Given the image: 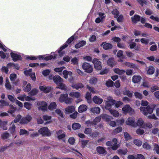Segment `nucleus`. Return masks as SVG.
Returning a JSON list of instances; mask_svg holds the SVG:
<instances>
[{
	"mask_svg": "<svg viewBox=\"0 0 159 159\" xmlns=\"http://www.w3.org/2000/svg\"><path fill=\"white\" fill-rule=\"evenodd\" d=\"M156 107V105H149L146 107H140V110L142 113L148 118L157 120V118L155 115L154 114H152L153 112L154 109Z\"/></svg>",
	"mask_w": 159,
	"mask_h": 159,
	"instance_id": "f257e3e1",
	"label": "nucleus"
},
{
	"mask_svg": "<svg viewBox=\"0 0 159 159\" xmlns=\"http://www.w3.org/2000/svg\"><path fill=\"white\" fill-rule=\"evenodd\" d=\"M57 56V55L55 54L54 52L51 53L50 55L47 56L45 57L44 55H40L39 56H30L27 57V58L31 60H35L37 58L41 59H44L45 60L48 61L49 60L54 59Z\"/></svg>",
	"mask_w": 159,
	"mask_h": 159,
	"instance_id": "f03ea898",
	"label": "nucleus"
},
{
	"mask_svg": "<svg viewBox=\"0 0 159 159\" xmlns=\"http://www.w3.org/2000/svg\"><path fill=\"white\" fill-rule=\"evenodd\" d=\"M72 100L71 98L68 97L67 93L61 94L58 99V101L60 102H65L66 104H68L71 103Z\"/></svg>",
	"mask_w": 159,
	"mask_h": 159,
	"instance_id": "7ed1b4c3",
	"label": "nucleus"
},
{
	"mask_svg": "<svg viewBox=\"0 0 159 159\" xmlns=\"http://www.w3.org/2000/svg\"><path fill=\"white\" fill-rule=\"evenodd\" d=\"M122 113L124 114L128 113L130 115H133L134 113V110L129 105L126 104L122 108Z\"/></svg>",
	"mask_w": 159,
	"mask_h": 159,
	"instance_id": "20e7f679",
	"label": "nucleus"
},
{
	"mask_svg": "<svg viewBox=\"0 0 159 159\" xmlns=\"http://www.w3.org/2000/svg\"><path fill=\"white\" fill-rule=\"evenodd\" d=\"M107 100L105 102V108L106 109L109 110L111 109V106L115 104V100L111 96L108 97Z\"/></svg>",
	"mask_w": 159,
	"mask_h": 159,
	"instance_id": "39448f33",
	"label": "nucleus"
},
{
	"mask_svg": "<svg viewBox=\"0 0 159 159\" xmlns=\"http://www.w3.org/2000/svg\"><path fill=\"white\" fill-rule=\"evenodd\" d=\"M74 39V37L73 36H72L68 39L65 44L60 48V49L58 51V52L60 56H62L65 53L64 52H62V50L68 46V44L71 43Z\"/></svg>",
	"mask_w": 159,
	"mask_h": 159,
	"instance_id": "423d86ee",
	"label": "nucleus"
},
{
	"mask_svg": "<svg viewBox=\"0 0 159 159\" xmlns=\"http://www.w3.org/2000/svg\"><path fill=\"white\" fill-rule=\"evenodd\" d=\"M102 119L107 122L111 126L114 127L116 125V122L114 121H110L111 119H112V118L106 114H103L101 116Z\"/></svg>",
	"mask_w": 159,
	"mask_h": 159,
	"instance_id": "0eeeda50",
	"label": "nucleus"
},
{
	"mask_svg": "<svg viewBox=\"0 0 159 159\" xmlns=\"http://www.w3.org/2000/svg\"><path fill=\"white\" fill-rule=\"evenodd\" d=\"M82 67L85 71L87 73H91L93 71V66L89 63L84 62L83 63Z\"/></svg>",
	"mask_w": 159,
	"mask_h": 159,
	"instance_id": "6e6552de",
	"label": "nucleus"
},
{
	"mask_svg": "<svg viewBox=\"0 0 159 159\" xmlns=\"http://www.w3.org/2000/svg\"><path fill=\"white\" fill-rule=\"evenodd\" d=\"M39 132L44 136H49L51 134L50 131L47 127H43L40 129L39 130Z\"/></svg>",
	"mask_w": 159,
	"mask_h": 159,
	"instance_id": "1a4fd4ad",
	"label": "nucleus"
},
{
	"mask_svg": "<svg viewBox=\"0 0 159 159\" xmlns=\"http://www.w3.org/2000/svg\"><path fill=\"white\" fill-rule=\"evenodd\" d=\"M92 63L94 65L95 69L98 70H100L102 68L101 62L98 59L94 58L92 61Z\"/></svg>",
	"mask_w": 159,
	"mask_h": 159,
	"instance_id": "9d476101",
	"label": "nucleus"
},
{
	"mask_svg": "<svg viewBox=\"0 0 159 159\" xmlns=\"http://www.w3.org/2000/svg\"><path fill=\"white\" fill-rule=\"evenodd\" d=\"M39 89L41 91L46 93H49L52 89V88L50 86L41 84L39 86Z\"/></svg>",
	"mask_w": 159,
	"mask_h": 159,
	"instance_id": "9b49d317",
	"label": "nucleus"
},
{
	"mask_svg": "<svg viewBox=\"0 0 159 159\" xmlns=\"http://www.w3.org/2000/svg\"><path fill=\"white\" fill-rule=\"evenodd\" d=\"M37 104L38 106L39 109L43 111L47 110V103L44 101H39L37 102Z\"/></svg>",
	"mask_w": 159,
	"mask_h": 159,
	"instance_id": "f8f14e48",
	"label": "nucleus"
},
{
	"mask_svg": "<svg viewBox=\"0 0 159 159\" xmlns=\"http://www.w3.org/2000/svg\"><path fill=\"white\" fill-rule=\"evenodd\" d=\"M135 120V119L134 117H129L128 118L127 120L126 121L125 123L127 125L134 127L136 126Z\"/></svg>",
	"mask_w": 159,
	"mask_h": 159,
	"instance_id": "ddd939ff",
	"label": "nucleus"
},
{
	"mask_svg": "<svg viewBox=\"0 0 159 159\" xmlns=\"http://www.w3.org/2000/svg\"><path fill=\"white\" fill-rule=\"evenodd\" d=\"M32 120V117L30 115H27L26 117L23 118L21 120L20 123L22 124H26L30 122Z\"/></svg>",
	"mask_w": 159,
	"mask_h": 159,
	"instance_id": "4468645a",
	"label": "nucleus"
},
{
	"mask_svg": "<svg viewBox=\"0 0 159 159\" xmlns=\"http://www.w3.org/2000/svg\"><path fill=\"white\" fill-rule=\"evenodd\" d=\"M93 100L95 104L98 105L101 104L103 101V99L102 98L99 96L96 95H95L93 97Z\"/></svg>",
	"mask_w": 159,
	"mask_h": 159,
	"instance_id": "2eb2a0df",
	"label": "nucleus"
},
{
	"mask_svg": "<svg viewBox=\"0 0 159 159\" xmlns=\"http://www.w3.org/2000/svg\"><path fill=\"white\" fill-rule=\"evenodd\" d=\"M53 80L57 85L61 82H63V80L59 76L56 75L53 77Z\"/></svg>",
	"mask_w": 159,
	"mask_h": 159,
	"instance_id": "dca6fc26",
	"label": "nucleus"
},
{
	"mask_svg": "<svg viewBox=\"0 0 159 159\" xmlns=\"http://www.w3.org/2000/svg\"><path fill=\"white\" fill-rule=\"evenodd\" d=\"M56 133L57 135V138L61 139L66 136V134L62 130H59L56 131Z\"/></svg>",
	"mask_w": 159,
	"mask_h": 159,
	"instance_id": "f3484780",
	"label": "nucleus"
},
{
	"mask_svg": "<svg viewBox=\"0 0 159 159\" xmlns=\"http://www.w3.org/2000/svg\"><path fill=\"white\" fill-rule=\"evenodd\" d=\"M71 87L73 89L78 90L79 89L83 88L84 86L83 84L81 83H72L71 84Z\"/></svg>",
	"mask_w": 159,
	"mask_h": 159,
	"instance_id": "a211bd4d",
	"label": "nucleus"
},
{
	"mask_svg": "<svg viewBox=\"0 0 159 159\" xmlns=\"http://www.w3.org/2000/svg\"><path fill=\"white\" fill-rule=\"evenodd\" d=\"M69 95L72 97L78 98L81 96V93L80 92L73 91L70 92Z\"/></svg>",
	"mask_w": 159,
	"mask_h": 159,
	"instance_id": "6ab92c4d",
	"label": "nucleus"
},
{
	"mask_svg": "<svg viewBox=\"0 0 159 159\" xmlns=\"http://www.w3.org/2000/svg\"><path fill=\"white\" fill-rule=\"evenodd\" d=\"M57 107V103L55 102H51L48 106V109L50 111L56 109Z\"/></svg>",
	"mask_w": 159,
	"mask_h": 159,
	"instance_id": "aec40b11",
	"label": "nucleus"
},
{
	"mask_svg": "<svg viewBox=\"0 0 159 159\" xmlns=\"http://www.w3.org/2000/svg\"><path fill=\"white\" fill-rule=\"evenodd\" d=\"M43 118L44 120L47 121L45 123L46 125L50 124L52 122V121L50 120L52 118V116H51L47 115H44L43 116Z\"/></svg>",
	"mask_w": 159,
	"mask_h": 159,
	"instance_id": "412c9836",
	"label": "nucleus"
},
{
	"mask_svg": "<svg viewBox=\"0 0 159 159\" xmlns=\"http://www.w3.org/2000/svg\"><path fill=\"white\" fill-rule=\"evenodd\" d=\"M87 106L84 104L80 105L78 108V111L80 113H82L87 109Z\"/></svg>",
	"mask_w": 159,
	"mask_h": 159,
	"instance_id": "4be33fe9",
	"label": "nucleus"
},
{
	"mask_svg": "<svg viewBox=\"0 0 159 159\" xmlns=\"http://www.w3.org/2000/svg\"><path fill=\"white\" fill-rule=\"evenodd\" d=\"M10 78L12 84H16L17 83L15 81L17 78V75L16 74H11L10 75Z\"/></svg>",
	"mask_w": 159,
	"mask_h": 159,
	"instance_id": "5701e85b",
	"label": "nucleus"
},
{
	"mask_svg": "<svg viewBox=\"0 0 159 159\" xmlns=\"http://www.w3.org/2000/svg\"><path fill=\"white\" fill-rule=\"evenodd\" d=\"M142 79V77L139 75H134L132 78V82L134 83H138Z\"/></svg>",
	"mask_w": 159,
	"mask_h": 159,
	"instance_id": "b1692460",
	"label": "nucleus"
},
{
	"mask_svg": "<svg viewBox=\"0 0 159 159\" xmlns=\"http://www.w3.org/2000/svg\"><path fill=\"white\" fill-rule=\"evenodd\" d=\"M100 108L98 107H95L91 108L90 110V111L93 114H99L100 112Z\"/></svg>",
	"mask_w": 159,
	"mask_h": 159,
	"instance_id": "393cba45",
	"label": "nucleus"
},
{
	"mask_svg": "<svg viewBox=\"0 0 159 159\" xmlns=\"http://www.w3.org/2000/svg\"><path fill=\"white\" fill-rule=\"evenodd\" d=\"M97 152L100 154H107L105 149L102 147L99 146L97 148Z\"/></svg>",
	"mask_w": 159,
	"mask_h": 159,
	"instance_id": "a878e982",
	"label": "nucleus"
},
{
	"mask_svg": "<svg viewBox=\"0 0 159 159\" xmlns=\"http://www.w3.org/2000/svg\"><path fill=\"white\" fill-rule=\"evenodd\" d=\"M62 82H60L58 84H57L56 88L66 91L67 90V88L65 84L63 83Z\"/></svg>",
	"mask_w": 159,
	"mask_h": 159,
	"instance_id": "bb28decb",
	"label": "nucleus"
},
{
	"mask_svg": "<svg viewBox=\"0 0 159 159\" xmlns=\"http://www.w3.org/2000/svg\"><path fill=\"white\" fill-rule=\"evenodd\" d=\"M11 55L13 59V60L14 61H16L17 60L20 59V56L16 54L11 52Z\"/></svg>",
	"mask_w": 159,
	"mask_h": 159,
	"instance_id": "cd10ccee",
	"label": "nucleus"
},
{
	"mask_svg": "<svg viewBox=\"0 0 159 159\" xmlns=\"http://www.w3.org/2000/svg\"><path fill=\"white\" fill-rule=\"evenodd\" d=\"M110 113L115 117H117L119 116V112L116 110L111 109L109 110Z\"/></svg>",
	"mask_w": 159,
	"mask_h": 159,
	"instance_id": "c85d7f7f",
	"label": "nucleus"
},
{
	"mask_svg": "<svg viewBox=\"0 0 159 159\" xmlns=\"http://www.w3.org/2000/svg\"><path fill=\"white\" fill-rule=\"evenodd\" d=\"M105 50H107L112 48V45L111 44L109 43H107L106 42H103L101 45Z\"/></svg>",
	"mask_w": 159,
	"mask_h": 159,
	"instance_id": "c756f323",
	"label": "nucleus"
},
{
	"mask_svg": "<svg viewBox=\"0 0 159 159\" xmlns=\"http://www.w3.org/2000/svg\"><path fill=\"white\" fill-rule=\"evenodd\" d=\"M63 75V77L66 79L68 77V75L71 76L72 75V72L70 71H68L67 70H64L62 73Z\"/></svg>",
	"mask_w": 159,
	"mask_h": 159,
	"instance_id": "7c9ffc66",
	"label": "nucleus"
},
{
	"mask_svg": "<svg viewBox=\"0 0 159 159\" xmlns=\"http://www.w3.org/2000/svg\"><path fill=\"white\" fill-rule=\"evenodd\" d=\"M7 121H2L0 120V127L2 128L3 130H7V128L6 125H7Z\"/></svg>",
	"mask_w": 159,
	"mask_h": 159,
	"instance_id": "2f4dec72",
	"label": "nucleus"
},
{
	"mask_svg": "<svg viewBox=\"0 0 159 159\" xmlns=\"http://www.w3.org/2000/svg\"><path fill=\"white\" fill-rule=\"evenodd\" d=\"M75 110V108L73 106H69L65 109V111L67 113H71L74 112Z\"/></svg>",
	"mask_w": 159,
	"mask_h": 159,
	"instance_id": "473e14b6",
	"label": "nucleus"
},
{
	"mask_svg": "<svg viewBox=\"0 0 159 159\" xmlns=\"http://www.w3.org/2000/svg\"><path fill=\"white\" fill-rule=\"evenodd\" d=\"M11 125V126L9 128V131L12 134H14L16 133V126L14 124L13 122H12Z\"/></svg>",
	"mask_w": 159,
	"mask_h": 159,
	"instance_id": "72a5a7b5",
	"label": "nucleus"
},
{
	"mask_svg": "<svg viewBox=\"0 0 159 159\" xmlns=\"http://www.w3.org/2000/svg\"><path fill=\"white\" fill-rule=\"evenodd\" d=\"M65 67L64 66H62L61 67L56 68L54 69V70L58 73L60 75H62V71L65 69Z\"/></svg>",
	"mask_w": 159,
	"mask_h": 159,
	"instance_id": "f704fd0d",
	"label": "nucleus"
},
{
	"mask_svg": "<svg viewBox=\"0 0 159 159\" xmlns=\"http://www.w3.org/2000/svg\"><path fill=\"white\" fill-rule=\"evenodd\" d=\"M107 64L111 67H113L115 66L116 63L113 58H109L107 61Z\"/></svg>",
	"mask_w": 159,
	"mask_h": 159,
	"instance_id": "c9c22d12",
	"label": "nucleus"
},
{
	"mask_svg": "<svg viewBox=\"0 0 159 159\" xmlns=\"http://www.w3.org/2000/svg\"><path fill=\"white\" fill-rule=\"evenodd\" d=\"M16 110V107L11 104L9 106V109L7 112L8 113L12 114L15 112Z\"/></svg>",
	"mask_w": 159,
	"mask_h": 159,
	"instance_id": "e433bc0d",
	"label": "nucleus"
},
{
	"mask_svg": "<svg viewBox=\"0 0 159 159\" xmlns=\"http://www.w3.org/2000/svg\"><path fill=\"white\" fill-rule=\"evenodd\" d=\"M55 112L59 116L58 118L60 120H62L63 118V113L60 109H56L55 111Z\"/></svg>",
	"mask_w": 159,
	"mask_h": 159,
	"instance_id": "4c0bfd02",
	"label": "nucleus"
},
{
	"mask_svg": "<svg viewBox=\"0 0 159 159\" xmlns=\"http://www.w3.org/2000/svg\"><path fill=\"white\" fill-rule=\"evenodd\" d=\"M86 43V42L84 41H82L78 43L75 44V48H79L84 46Z\"/></svg>",
	"mask_w": 159,
	"mask_h": 159,
	"instance_id": "58836bf2",
	"label": "nucleus"
},
{
	"mask_svg": "<svg viewBox=\"0 0 159 159\" xmlns=\"http://www.w3.org/2000/svg\"><path fill=\"white\" fill-rule=\"evenodd\" d=\"M114 72L118 75H121L124 74L125 71L123 70H120L118 68H116L113 69Z\"/></svg>",
	"mask_w": 159,
	"mask_h": 159,
	"instance_id": "ea45409f",
	"label": "nucleus"
},
{
	"mask_svg": "<svg viewBox=\"0 0 159 159\" xmlns=\"http://www.w3.org/2000/svg\"><path fill=\"white\" fill-rule=\"evenodd\" d=\"M155 71V68L152 66H149L148 68L147 73L148 74H152Z\"/></svg>",
	"mask_w": 159,
	"mask_h": 159,
	"instance_id": "a19ab883",
	"label": "nucleus"
},
{
	"mask_svg": "<svg viewBox=\"0 0 159 159\" xmlns=\"http://www.w3.org/2000/svg\"><path fill=\"white\" fill-rule=\"evenodd\" d=\"M72 127L73 129L76 130L80 129L81 127V125L78 123H74L72 124Z\"/></svg>",
	"mask_w": 159,
	"mask_h": 159,
	"instance_id": "79ce46f5",
	"label": "nucleus"
},
{
	"mask_svg": "<svg viewBox=\"0 0 159 159\" xmlns=\"http://www.w3.org/2000/svg\"><path fill=\"white\" fill-rule=\"evenodd\" d=\"M39 92V90L36 89H33L29 93V95L30 96H34L36 95Z\"/></svg>",
	"mask_w": 159,
	"mask_h": 159,
	"instance_id": "37998d69",
	"label": "nucleus"
},
{
	"mask_svg": "<svg viewBox=\"0 0 159 159\" xmlns=\"http://www.w3.org/2000/svg\"><path fill=\"white\" fill-rule=\"evenodd\" d=\"M131 19L132 22L134 23H135L140 20V18L139 15H135L134 16L131 17Z\"/></svg>",
	"mask_w": 159,
	"mask_h": 159,
	"instance_id": "c03bdc74",
	"label": "nucleus"
},
{
	"mask_svg": "<svg viewBox=\"0 0 159 159\" xmlns=\"http://www.w3.org/2000/svg\"><path fill=\"white\" fill-rule=\"evenodd\" d=\"M91 93H89L88 92H87L85 96V98L88 103L90 102L91 101Z\"/></svg>",
	"mask_w": 159,
	"mask_h": 159,
	"instance_id": "a18cd8bd",
	"label": "nucleus"
},
{
	"mask_svg": "<svg viewBox=\"0 0 159 159\" xmlns=\"http://www.w3.org/2000/svg\"><path fill=\"white\" fill-rule=\"evenodd\" d=\"M144 122L143 120L141 118H139L136 122V125L137 126H143V125L144 124Z\"/></svg>",
	"mask_w": 159,
	"mask_h": 159,
	"instance_id": "49530a36",
	"label": "nucleus"
},
{
	"mask_svg": "<svg viewBox=\"0 0 159 159\" xmlns=\"http://www.w3.org/2000/svg\"><path fill=\"white\" fill-rule=\"evenodd\" d=\"M127 152V150L126 149L124 150L119 149L117 151L118 153L120 155H125Z\"/></svg>",
	"mask_w": 159,
	"mask_h": 159,
	"instance_id": "de8ad7c7",
	"label": "nucleus"
},
{
	"mask_svg": "<svg viewBox=\"0 0 159 159\" xmlns=\"http://www.w3.org/2000/svg\"><path fill=\"white\" fill-rule=\"evenodd\" d=\"M152 127V125L149 122H148L144 123L142 126V128L144 129H151Z\"/></svg>",
	"mask_w": 159,
	"mask_h": 159,
	"instance_id": "09e8293b",
	"label": "nucleus"
},
{
	"mask_svg": "<svg viewBox=\"0 0 159 159\" xmlns=\"http://www.w3.org/2000/svg\"><path fill=\"white\" fill-rule=\"evenodd\" d=\"M24 107L28 110H30L31 108L32 104L29 102H25L24 103Z\"/></svg>",
	"mask_w": 159,
	"mask_h": 159,
	"instance_id": "8fccbe9b",
	"label": "nucleus"
},
{
	"mask_svg": "<svg viewBox=\"0 0 159 159\" xmlns=\"http://www.w3.org/2000/svg\"><path fill=\"white\" fill-rule=\"evenodd\" d=\"M31 84H30L29 83L27 84L25 87L24 88L23 90L25 92H28L31 90Z\"/></svg>",
	"mask_w": 159,
	"mask_h": 159,
	"instance_id": "3c124183",
	"label": "nucleus"
},
{
	"mask_svg": "<svg viewBox=\"0 0 159 159\" xmlns=\"http://www.w3.org/2000/svg\"><path fill=\"white\" fill-rule=\"evenodd\" d=\"M5 86L7 89L8 90H11V86L10 82L8 80H7L6 81Z\"/></svg>",
	"mask_w": 159,
	"mask_h": 159,
	"instance_id": "603ef678",
	"label": "nucleus"
},
{
	"mask_svg": "<svg viewBox=\"0 0 159 159\" xmlns=\"http://www.w3.org/2000/svg\"><path fill=\"white\" fill-rule=\"evenodd\" d=\"M19 134L20 135L24 134L28 135L29 134V133L25 129H21L19 132Z\"/></svg>",
	"mask_w": 159,
	"mask_h": 159,
	"instance_id": "864d4df0",
	"label": "nucleus"
},
{
	"mask_svg": "<svg viewBox=\"0 0 159 159\" xmlns=\"http://www.w3.org/2000/svg\"><path fill=\"white\" fill-rule=\"evenodd\" d=\"M7 97L9 100L13 103L15 102L16 100H17L16 98L10 95H8Z\"/></svg>",
	"mask_w": 159,
	"mask_h": 159,
	"instance_id": "5fc2aeb1",
	"label": "nucleus"
},
{
	"mask_svg": "<svg viewBox=\"0 0 159 159\" xmlns=\"http://www.w3.org/2000/svg\"><path fill=\"white\" fill-rule=\"evenodd\" d=\"M51 70L49 69H46L44 70L42 72V74L44 76H48L50 73Z\"/></svg>",
	"mask_w": 159,
	"mask_h": 159,
	"instance_id": "6e6d98bb",
	"label": "nucleus"
},
{
	"mask_svg": "<svg viewBox=\"0 0 159 159\" xmlns=\"http://www.w3.org/2000/svg\"><path fill=\"white\" fill-rule=\"evenodd\" d=\"M140 41L142 44H144L145 45L148 44L149 41V39L145 38H142L141 39Z\"/></svg>",
	"mask_w": 159,
	"mask_h": 159,
	"instance_id": "4d7b16f0",
	"label": "nucleus"
},
{
	"mask_svg": "<svg viewBox=\"0 0 159 159\" xmlns=\"http://www.w3.org/2000/svg\"><path fill=\"white\" fill-rule=\"evenodd\" d=\"M102 115H101L100 116L96 118L93 120V124L95 125L96 124V123L100 122L101 119V118H102L101 116Z\"/></svg>",
	"mask_w": 159,
	"mask_h": 159,
	"instance_id": "13d9d810",
	"label": "nucleus"
},
{
	"mask_svg": "<svg viewBox=\"0 0 159 159\" xmlns=\"http://www.w3.org/2000/svg\"><path fill=\"white\" fill-rule=\"evenodd\" d=\"M134 143L138 146H140L142 144V142L141 141L138 139H135L134 141Z\"/></svg>",
	"mask_w": 159,
	"mask_h": 159,
	"instance_id": "bf43d9fd",
	"label": "nucleus"
},
{
	"mask_svg": "<svg viewBox=\"0 0 159 159\" xmlns=\"http://www.w3.org/2000/svg\"><path fill=\"white\" fill-rule=\"evenodd\" d=\"M87 89L93 94L96 93L97 91L95 90L93 88L90 87L89 85H87Z\"/></svg>",
	"mask_w": 159,
	"mask_h": 159,
	"instance_id": "052dcab7",
	"label": "nucleus"
},
{
	"mask_svg": "<svg viewBox=\"0 0 159 159\" xmlns=\"http://www.w3.org/2000/svg\"><path fill=\"white\" fill-rule=\"evenodd\" d=\"M123 94L125 95H126L129 97H132L133 93L130 92L129 91L126 90L125 91H123Z\"/></svg>",
	"mask_w": 159,
	"mask_h": 159,
	"instance_id": "680f3d73",
	"label": "nucleus"
},
{
	"mask_svg": "<svg viewBox=\"0 0 159 159\" xmlns=\"http://www.w3.org/2000/svg\"><path fill=\"white\" fill-rule=\"evenodd\" d=\"M143 147L145 149L149 150L151 148V146L147 142L143 143Z\"/></svg>",
	"mask_w": 159,
	"mask_h": 159,
	"instance_id": "e2e57ef3",
	"label": "nucleus"
},
{
	"mask_svg": "<svg viewBox=\"0 0 159 159\" xmlns=\"http://www.w3.org/2000/svg\"><path fill=\"white\" fill-rule=\"evenodd\" d=\"M115 107L116 108H118L120 106L123 105V103L120 101H117L115 102Z\"/></svg>",
	"mask_w": 159,
	"mask_h": 159,
	"instance_id": "0e129e2a",
	"label": "nucleus"
},
{
	"mask_svg": "<svg viewBox=\"0 0 159 159\" xmlns=\"http://www.w3.org/2000/svg\"><path fill=\"white\" fill-rule=\"evenodd\" d=\"M97 79L96 78L93 77L90 79L89 82L91 84H94L97 83Z\"/></svg>",
	"mask_w": 159,
	"mask_h": 159,
	"instance_id": "69168bd1",
	"label": "nucleus"
},
{
	"mask_svg": "<svg viewBox=\"0 0 159 159\" xmlns=\"http://www.w3.org/2000/svg\"><path fill=\"white\" fill-rule=\"evenodd\" d=\"M79 59L76 57L73 58L71 60V63L74 65L77 64L78 63Z\"/></svg>",
	"mask_w": 159,
	"mask_h": 159,
	"instance_id": "338daca9",
	"label": "nucleus"
},
{
	"mask_svg": "<svg viewBox=\"0 0 159 159\" xmlns=\"http://www.w3.org/2000/svg\"><path fill=\"white\" fill-rule=\"evenodd\" d=\"M113 84V82L110 80H108L106 83V85L108 87H111L112 86Z\"/></svg>",
	"mask_w": 159,
	"mask_h": 159,
	"instance_id": "774afa93",
	"label": "nucleus"
}]
</instances>
